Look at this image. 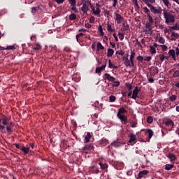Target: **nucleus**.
<instances>
[{
	"mask_svg": "<svg viewBox=\"0 0 179 179\" xmlns=\"http://www.w3.org/2000/svg\"><path fill=\"white\" fill-rule=\"evenodd\" d=\"M8 117L6 116H2L0 118V131H3L5 128L7 129V132L10 134L12 132V123L8 122Z\"/></svg>",
	"mask_w": 179,
	"mask_h": 179,
	"instance_id": "1",
	"label": "nucleus"
},
{
	"mask_svg": "<svg viewBox=\"0 0 179 179\" xmlns=\"http://www.w3.org/2000/svg\"><path fill=\"white\" fill-rule=\"evenodd\" d=\"M163 15L166 24H169V23H174V22H176V15L169 12V10L164 9Z\"/></svg>",
	"mask_w": 179,
	"mask_h": 179,
	"instance_id": "2",
	"label": "nucleus"
},
{
	"mask_svg": "<svg viewBox=\"0 0 179 179\" xmlns=\"http://www.w3.org/2000/svg\"><path fill=\"white\" fill-rule=\"evenodd\" d=\"M91 9L94 13V15H95V16H98V17H100V13H101V6L100 5V3H96V7L94 8V6L92 5H91Z\"/></svg>",
	"mask_w": 179,
	"mask_h": 179,
	"instance_id": "3",
	"label": "nucleus"
},
{
	"mask_svg": "<svg viewBox=\"0 0 179 179\" xmlns=\"http://www.w3.org/2000/svg\"><path fill=\"white\" fill-rule=\"evenodd\" d=\"M89 5L90 8H92V1L89 0H83V6L81 8V10L83 12V13H87L89 11Z\"/></svg>",
	"mask_w": 179,
	"mask_h": 179,
	"instance_id": "4",
	"label": "nucleus"
},
{
	"mask_svg": "<svg viewBox=\"0 0 179 179\" xmlns=\"http://www.w3.org/2000/svg\"><path fill=\"white\" fill-rule=\"evenodd\" d=\"M124 64L127 68L134 67V60H131L128 58V55L124 58Z\"/></svg>",
	"mask_w": 179,
	"mask_h": 179,
	"instance_id": "5",
	"label": "nucleus"
},
{
	"mask_svg": "<svg viewBox=\"0 0 179 179\" xmlns=\"http://www.w3.org/2000/svg\"><path fill=\"white\" fill-rule=\"evenodd\" d=\"M149 8L150 9L151 12L154 13V15H160L162 14V7H158V8H156V7L153 6H149Z\"/></svg>",
	"mask_w": 179,
	"mask_h": 179,
	"instance_id": "6",
	"label": "nucleus"
},
{
	"mask_svg": "<svg viewBox=\"0 0 179 179\" xmlns=\"http://www.w3.org/2000/svg\"><path fill=\"white\" fill-rule=\"evenodd\" d=\"M129 142H128V145H135V143H136V135L135 134H130L129 136Z\"/></svg>",
	"mask_w": 179,
	"mask_h": 179,
	"instance_id": "7",
	"label": "nucleus"
},
{
	"mask_svg": "<svg viewBox=\"0 0 179 179\" xmlns=\"http://www.w3.org/2000/svg\"><path fill=\"white\" fill-rule=\"evenodd\" d=\"M117 117V118H119V120H120L122 124H124V125H126V124H128V117L126 115H122Z\"/></svg>",
	"mask_w": 179,
	"mask_h": 179,
	"instance_id": "8",
	"label": "nucleus"
},
{
	"mask_svg": "<svg viewBox=\"0 0 179 179\" xmlns=\"http://www.w3.org/2000/svg\"><path fill=\"white\" fill-rule=\"evenodd\" d=\"M139 88H138V87H136L133 91L131 99H133L134 100H136V99H138V94H139Z\"/></svg>",
	"mask_w": 179,
	"mask_h": 179,
	"instance_id": "9",
	"label": "nucleus"
},
{
	"mask_svg": "<svg viewBox=\"0 0 179 179\" xmlns=\"http://www.w3.org/2000/svg\"><path fill=\"white\" fill-rule=\"evenodd\" d=\"M115 15L116 16L115 20L117 23V24H120L121 23H122V22H124V17H122V16H121V15L115 13Z\"/></svg>",
	"mask_w": 179,
	"mask_h": 179,
	"instance_id": "10",
	"label": "nucleus"
},
{
	"mask_svg": "<svg viewBox=\"0 0 179 179\" xmlns=\"http://www.w3.org/2000/svg\"><path fill=\"white\" fill-rule=\"evenodd\" d=\"M169 55L172 57V59H173V61H177V55L176 53V50L171 49L169 51Z\"/></svg>",
	"mask_w": 179,
	"mask_h": 179,
	"instance_id": "11",
	"label": "nucleus"
},
{
	"mask_svg": "<svg viewBox=\"0 0 179 179\" xmlns=\"http://www.w3.org/2000/svg\"><path fill=\"white\" fill-rule=\"evenodd\" d=\"M156 48H157V43H154L152 46H150V52L152 54H156Z\"/></svg>",
	"mask_w": 179,
	"mask_h": 179,
	"instance_id": "12",
	"label": "nucleus"
},
{
	"mask_svg": "<svg viewBox=\"0 0 179 179\" xmlns=\"http://www.w3.org/2000/svg\"><path fill=\"white\" fill-rule=\"evenodd\" d=\"M145 4L149 8L150 6H152L153 3H156V0H142Z\"/></svg>",
	"mask_w": 179,
	"mask_h": 179,
	"instance_id": "13",
	"label": "nucleus"
},
{
	"mask_svg": "<svg viewBox=\"0 0 179 179\" xmlns=\"http://www.w3.org/2000/svg\"><path fill=\"white\" fill-rule=\"evenodd\" d=\"M105 78L109 82H114V80H115V78L110 76L108 73H105Z\"/></svg>",
	"mask_w": 179,
	"mask_h": 179,
	"instance_id": "14",
	"label": "nucleus"
},
{
	"mask_svg": "<svg viewBox=\"0 0 179 179\" xmlns=\"http://www.w3.org/2000/svg\"><path fill=\"white\" fill-rule=\"evenodd\" d=\"M164 6L170 9L171 8V3H170V0H162Z\"/></svg>",
	"mask_w": 179,
	"mask_h": 179,
	"instance_id": "15",
	"label": "nucleus"
},
{
	"mask_svg": "<svg viewBox=\"0 0 179 179\" xmlns=\"http://www.w3.org/2000/svg\"><path fill=\"white\" fill-rule=\"evenodd\" d=\"M125 113H127V110H125V108H120L118 110V113L117 114V116H120V115H124V114H125Z\"/></svg>",
	"mask_w": 179,
	"mask_h": 179,
	"instance_id": "16",
	"label": "nucleus"
},
{
	"mask_svg": "<svg viewBox=\"0 0 179 179\" xmlns=\"http://www.w3.org/2000/svg\"><path fill=\"white\" fill-rule=\"evenodd\" d=\"M104 69H106V64H103V65L101 66L100 67H97L96 69V73H100L101 72V71H104Z\"/></svg>",
	"mask_w": 179,
	"mask_h": 179,
	"instance_id": "17",
	"label": "nucleus"
},
{
	"mask_svg": "<svg viewBox=\"0 0 179 179\" xmlns=\"http://www.w3.org/2000/svg\"><path fill=\"white\" fill-rule=\"evenodd\" d=\"M148 173H149V171H148V170H143V171H141L138 173L139 178H142V177H143V176H146V174H148Z\"/></svg>",
	"mask_w": 179,
	"mask_h": 179,
	"instance_id": "18",
	"label": "nucleus"
},
{
	"mask_svg": "<svg viewBox=\"0 0 179 179\" xmlns=\"http://www.w3.org/2000/svg\"><path fill=\"white\" fill-rule=\"evenodd\" d=\"M100 50H104V46H103L101 43L98 42L96 43V51H100Z\"/></svg>",
	"mask_w": 179,
	"mask_h": 179,
	"instance_id": "19",
	"label": "nucleus"
},
{
	"mask_svg": "<svg viewBox=\"0 0 179 179\" xmlns=\"http://www.w3.org/2000/svg\"><path fill=\"white\" fill-rule=\"evenodd\" d=\"M131 1L134 5V8L136 10H139L140 8H139V4L138 3V0H131Z\"/></svg>",
	"mask_w": 179,
	"mask_h": 179,
	"instance_id": "20",
	"label": "nucleus"
},
{
	"mask_svg": "<svg viewBox=\"0 0 179 179\" xmlns=\"http://www.w3.org/2000/svg\"><path fill=\"white\" fill-rule=\"evenodd\" d=\"M114 55V50L109 48L108 49L107 57H113Z\"/></svg>",
	"mask_w": 179,
	"mask_h": 179,
	"instance_id": "21",
	"label": "nucleus"
},
{
	"mask_svg": "<svg viewBox=\"0 0 179 179\" xmlns=\"http://www.w3.org/2000/svg\"><path fill=\"white\" fill-rule=\"evenodd\" d=\"M168 127H174V122L171 120H169L165 122Z\"/></svg>",
	"mask_w": 179,
	"mask_h": 179,
	"instance_id": "22",
	"label": "nucleus"
},
{
	"mask_svg": "<svg viewBox=\"0 0 179 179\" xmlns=\"http://www.w3.org/2000/svg\"><path fill=\"white\" fill-rule=\"evenodd\" d=\"M90 138H92V135L90 134V132H88V133L87 134V135L85 136V143H87V142H90Z\"/></svg>",
	"mask_w": 179,
	"mask_h": 179,
	"instance_id": "23",
	"label": "nucleus"
},
{
	"mask_svg": "<svg viewBox=\"0 0 179 179\" xmlns=\"http://www.w3.org/2000/svg\"><path fill=\"white\" fill-rule=\"evenodd\" d=\"M171 30H179V24L178 23H176L173 26L170 27Z\"/></svg>",
	"mask_w": 179,
	"mask_h": 179,
	"instance_id": "24",
	"label": "nucleus"
},
{
	"mask_svg": "<svg viewBox=\"0 0 179 179\" xmlns=\"http://www.w3.org/2000/svg\"><path fill=\"white\" fill-rule=\"evenodd\" d=\"M93 149V145L92 144L87 145L84 147V150L86 152V150H92Z\"/></svg>",
	"mask_w": 179,
	"mask_h": 179,
	"instance_id": "25",
	"label": "nucleus"
},
{
	"mask_svg": "<svg viewBox=\"0 0 179 179\" xmlns=\"http://www.w3.org/2000/svg\"><path fill=\"white\" fill-rule=\"evenodd\" d=\"M174 168V165L173 164H166L165 165V170H171V169H173Z\"/></svg>",
	"mask_w": 179,
	"mask_h": 179,
	"instance_id": "26",
	"label": "nucleus"
},
{
	"mask_svg": "<svg viewBox=\"0 0 179 179\" xmlns=\"http://www.w3.org/2000/svg\"><path fill=\"white\" fill-rule=\"evenodd\" d=\"M135 55H136L135 51L131 50V55H130L131 61H134V58H135Z\"/></svg>",
	"mask_w": 179,
	"mask_h": 179,
	"instance_id": "27",
	"label": "nucleus"
},
{
	"mask_svg": "<svg viewBox=\"0 0 179 179\" xmlns=\"http://www.w3.org/2000/svg\"><path fill=\"white\" fill-rule=\"evenodd\" d=\"M99 165L101 166V169H102V170H106V169H108V165H107V164L99 163Z\"/></svg>",
	"mask_w": 179,
	"mask_h": 179,
	"instance_id": "28",
	"label": "nucleus"
},
{
	"mask_svg": "<svg viewBox=\"0 0 179 179\" xmlns=\"http://www.w3.org/2000/svg\"><path fill=\"white\" fill-rule=\"evenodd\" d=\"M108 67L109 68H113V69H117V66H114L113 63H111V60H108Z\"/></svg>",
	"mask_w": 179,
	"mask_h": 179,
	"instance_id": "29",
	"label": "nucleus"
},
{
	"mask_svg": "<svg viewBox=\"0 0 179 179\" xmlns=\"http://www.w3.org/2000/svg\"><path fill=\"white\" fill-rule=\"evenodd\" d=\"M112 145L115 148H120V146H121V143L118 141H115L114 143H112Z\"/></svg>",
	"mask_w": 179,
	"mask_h": 179,
	"instance_id": "30",
	"label": "nucleus"
},
{
	"mask_svg": "<svg viewBox=\"0 0 179 179\" xmlns=\"http://www.w3.org/2000/svg\"><path fill=\"white\" fill-rule=\"evenodd\" d=\"M143 10H144L145 13H146V15H148V16L150 15V10H149V8H148L147 7H144Z\"/></svg>",
	"mask_w": 179,
	"mask_h": 179,
	"instance_id": "31",
	"label": "nucleus"
},
{
	"mask_svg": "<svg viewBox=\"0 0 179 179\" xmlns=\"http://www.w3.org/2000/svg\"><path fill=\"white\" fill-rule=\"evenodd\" d=\"M69 20H75L76 19V15L74 13H72L69 15Z\"/></svg>",
	"mask_w": 179,
	"mask_h": 179,
	"instance_id": "32",
	"label": "nucleus"
},
{
	"mask_svg": "<svg viewBox=\"0 0 179 179\" xmlns=\"http://www.w3.org/2000/svg\"><path fill=\"white\" fill-rule=\"evenodd\" d=\"M169 158L170 159L171 162H174V160H176V155L171 154L169 155Z\"/></svg>",
	"mask_w": 179,
	"mask_h": 179,
	"instance_id": "33",
	"label": "nucleus"
},
{
	"mask_svg": "<svg viewBox=\"0 0 179 179\" xmlns=\"http://www.w3.org/2000/svg\"><path fill=\"white\" fill-rule=\"evenodd\" d=\"M148 138L149 139H150L152 136H153V131H152V129H148Z\"/></svg>",
	"mask_w": 179,
	"mask_h": 179,
	"instance_id": "34",
	"label": "nucleus"
},
{
	"mask_svg": "<svg viewBox=\"0 0 179 179\" xmlns=\"http://www.w3.org/2000/svg\"><path fill=\"white\" fill-rule=\"evenodd\" d=\"M169 100H171V101H176V100H177V96L176 95H172L169 96Z\"/></svg>",
	"mask_w": 179,
	"mask_h": 179,
	"instance_id": "35",
	"label": "nucleus"
},
{
	"mask_svg": "<svg viewBox=\"0 0 179 179\" xmlns=\"http://www.w3.org/2000/svg\"><path fill=\"white\" fill-rule=\"evenodd\" d=\"M147 122H148V124H152V122H153V117L152 116H149L147 118Z\"/></svg>",
	"mask_w": 179,
	"mask_h": 179,
	"instance_id": "36",
	"label": "nucleus"
},
{
	"mask_svg": "<svg viewBox=\"0 0 179 179\" xmlns=\"http://www.w3.org/2000/svg\"><path fill=\"white\" fill-rule=\"evenodd\" d=\"M179 77V71L176 70L173 74V78H178Z\"/></svg>",
	"mask_w": 179,
	"mask_h": 179,
	"instance_id": "37",
	"label": "nucleus"
},
{
	"mask_svg": "<svg viewBox=\"0 0 179 179\" xmlns=\"http://www.w3.org/2000/svg\"><path fill=\"white\" fill-rule=\"evenodd\" d=\"M108 143V140L107 138H102L101 145H107Z\"/></svg>",
	"mask_w": 179,
	"mask_h": 179,
	"instance_id": "38",
	"label": "nucleus"
},
{
	"mask_svg": "<svg viewBox=\"0 0 179 179\" xmlns=\"http://www.w3.org/2000/svg\"><path fill=\"white\" fill-rule=\"evenodd\" d=\"M115 96L114 95H111L110 97H109V100L111 103H114V101H115Z\"/></svg>",
	"mask_w": 179,
	"mask_h": 179,
	"instance_id": "39",
	"label": "nucleus"
},
{
	"mask_svg": "<svg viewBox=\"0 0 179 179\" xmlns=\"http://www.w3.org/2000/svg\"><path fill=\"white\" fill-rule=\"evenodd\" d=\"M71 6H75L76 5V1L75 0H68Z\"/></svg>",
	"mask_w": 179,
	"mask_h": 179,
	"instance_id": "40",
	"label": "nucleus"
},
{
	"mask_svg": "<svg viewBox=\"0 0 179 179\" xmlns=\"http://www.w3.org/2000/svg\"><path fill=\"white\" fill-rule=\"evenodd\" d=\"M83 36H85V34H83V33H80V34H77L76 35L77 41H79V37H83Z\"/></svg>",
	"mask_w": 179,
	"mask_h": 179,
	"instance_id": "41",
	"label": "nucleus"
},
{
	"mask_svg": "<svg viewBox=\"0 0 179 179\" xmlns=\"http://www.w3.org/2000/svg\"><path fill=\"white\" fill-rule=\"evenodd\" d=\"M158 41L159 43H160V44H164V43H166V41L164 40V38H163V37H159Z\"/></svg>",
	"mask_w": 179,
	"mask_h": 179,
	"instance_id": "42",
	"label": "nucleus"
},
{
	"mask_svg": "<svg viewBox=\"0 0 179 179\" xmlns=\"http://www.w3.org/2000/svg\"><path fill=\"white\" fill-rule=\"evenodd\" d=\"M118 36H119L120 40L121 41L124 40V34H122V32H119Z\"/></svg>",
	"mask_w": 179,
	"mask_h": 179,
	"instance_id": "43",
	"label": "nucleus"
},
{
	"mask_svg": "<svg viewBox=\"0 0 179 179\" xmlns=\"http://www.w3.org/2000/svg\"><path fill=\"white\" fill-rule=\"evenodd\" d=\"M29 148H26V147H24L22 148V152H24V153H29Z\"/></svg>",
	"mask_w": 179,
	"mask_h": 179,
	"instance_id": "44",
	"label": "nucleus"
},
{
	"mask_svg": "<svg viewBox=\"0 0 179 179\" xmlns=\"http://www.w3.org/2000/svg\"><path fill=\"white\" fill-rule=\"evenodd\" d=\"M120 85V81H115L113 83V86L114 87H118V85Z\"/></svg>",
	"mask_w": 179,
	"mask_h": 179,
	"instance_id": "45",
	"label": "nucleus"
},
{
	"mask_svg": "<svg viewBox=\"0 0 179 179\" xmlns=\"http://www.w3.org/2000/svg\"><path fill=\"white\" fill-rule=\"evenodd\" d=\"M108 31H114V29L112 28V26L110 24H108Z\"/></svg>",
	"mask_w": 179,
	"mask_h": 179,
	"instance_id": "46",
	"label": "nucleus"
},
{
	"mask_svg": "<svg viewBox=\"0 0 179 179\" xmlns=\"http://www.w3.org/2000/svg\"><path fill=\"white\" fill-rule=\"evenodd\" d=\"M73 7L71 8V10L74 12V13H78V8L75 6H72Z\"/></svg>",
	"mask_w": 179,
	"mask_h": 179,
	"instance_id": "47",
	"label": "nucleus"
},
{
	"mask_svg": "<svg viewBox=\"0 0 179 179\" xmlns=\"http://www.w3.org/2000/svg\"><path fill=\"white\" fill-rule=\"evenodd\" d=\"M15 48H15V45H10V46H7L6 50H15Z\"/></svg>",
	"mask_w": 179,
	"mask_h": 179,
	"instance_id": "48",
	"label": "nucleus"
},
{
	"mask_svg": "<svg viewBox=\"0 0 179 179\" xmlns=\"http://www.w3.org/2000/svg\"><path fill=\"white\" fill-rule=\"evenodd\" d=\"M161 48H162V51H167V45H161Z\"/></svg>",
	"mask_w": 179,
	"mask_h": 179,
	"instance_id": "49",
	"label": "nucleus"
},
{
	"mask_svg": "<svg viewBox=\"0 0 179 179\" xmlns=\"http://www.w3.org/2000/svg\"><path fill=\"white\" fill-rule=\"evenodd\" d=\"M113 3V7L115 8L117 6V3H118V0H112Z\"/></svg>",
	"mask_w": 179,
	"mask_h": 179,
	"instance_id": "50",
	"label": "nucleus"
},
{
	"mask_svg": "<svg viewBox=\"0 0 179 179\" xmlns=\"http://www.w3.org/2000/svg\"><path fill=\"white\" fill-rule=\"evenodd\" d=\"M126 86L129 89V90H132V84L127 83L126 84Z\"/></svg>",
	"mask_w": 179,
	"mask_h": 179,
	"instance_id": "51",
	"label": "nucleus"
},
{
	"mask_svg": "<svg viewBox=\"0 0 179 179\" xmlns=\"http://www.w3.org/2000/svg\"><path fill=\"white\" fill-rule=\"evenodd\" d=\"M137 60H138L140 62H142L143 61V57L142 56L137 57Z\"/></svg>",
	"mask_w": 179,
	"mask_h": 179,
	"instance_id": "52",
	"label": "nucleus"
},
{
	"mask_svg": "<svg viewBox=\"0 0 179 179\" xmlns=\"http://www.w3.org/2000/svg\"><path fill=\"white\" fill-rule=\"evenodd\" d=\"M150 59H152L151 57H145L144 58V61H147V62H149V61H150Z\"/></svg>",
	"mask_w": 179,
	"mask_h": 179,
	"instance_id": "53",
	"label": "nucleus"
},
{
	"mask_svg": "<svg viewBox=\"0 0 179 179\" xmlns=\"http://www.w3.org/2000/svg\"><path fill=\"white\" fill-rule=\"evenodd\" d=\"M136 125H138V122H133L131 124V128H136Z\"/></svg>",
	"mask_w": 179,
	"mask_h": 179,
	"instance_id": "54",
	"label": "nucleus"
},
{
	"mask_svg": "<svg viewBox=\"0 0 179 179\" xmlns=\"http://www.w3.org/2000/svg\"><path fill=\"white\" fill-rule=\"evenodd\" d=\"M159 59L162 62L164 61V55H159Z\"/></svg>",
	"mask_w": 179,
	"mask_h": 179,
	"instance_id": "55",
	"label": "nucleus"
},
{
	"mask_svg": "<svg viewBox=\"0 0 179 179\" xmlns=\"http://www.w3.org/2000/svg\"><path fill=\"white\" fill-rule=\"evenodd\" d=\"M91 48H92L93 51H96V43H94L92 46Z\"/></svg>",
	"mask_w": 179,
	"mask_h": 179,
	"instance_id": "56",
	"label": "nucleus"
},
{
	"mask_svg": "<svg viewBox=\"0 0 179 179\" xmlns=\"http://www.w3.org/2000/svg\"><path fill=\"white\" fill-rule=\"evenodd\" d=\"M94 20H95L94 17L92 16L90 18V23H93L94 22Z\"/></svg>",
	"mask_w": 179,
	"mask_h": 179,
	"instance_id": "57",
	"label": "nucleus"
},
{
	"mask_svg": "<svg viewBox=\"0 0 179 179\" xmlns=\"http://www.w3.org/2000/svg\"><path fill=\"white\" fill-rule=\"evenodd\" d=\"M64 1L65 0H56V2L58 5H60V3H64Z\"/></svg>",
	"mask_w": 179,
	"mask_h": 179,
	"instance_id": "58",
	"label": "nucleus"
},
{
	"mask_svg": "<svg viewBox=\"0 0 179 179\" xmlns=\"http://www.w3.org/2000/svg\"><path fill=\"white\" fill-rule=\"evenodd\" d=\"M148 19H149L150 23H153V18L152 17V16L148 15Z\"/></svg>",
	"mask_w": 179,
	"mask_h": 179,
	"instance_id": "59",
	"label": "nucleus"
},
{
	"mask_svg": "<svg viewBox=\"0 0 179 179\" xmlns=\"http://www.w3.org/2000/svg\"><path fill=\"white\" fill-rule=\"evenodd\" d=\"M148 82H150V83H153L155 82V79H153V78H150L148 79Z\"/></svg>",
	"mask_w": 179,
	"mask_h": 179,
	"instance_id": "60",
	"label": "nucleus"
},
{
	"mask_svg": "<svg viewBox=\"0 0 179 179\" xmlns=\"http://www.w3.org/2000/svg\"><path fill=\"white\" fill-rule=\"evenodd\" d=\"M176 56L178 57V55H179V48H176Z\"/></svg>",
	"mask_w": 179,
	"mask_h": 179,
	"instance_id": "61",
	"label": "nucleus"
},
{
	"mask_svg": "<svg viewBox=\"0 0 179 179\" xmlns=\"http://www.w3.org/2000/svg\"><path fill=\"white\" fill-rule=\"evenodd\" d=\"M113 37H114L115 41H118V37L117 36L116 34H113Z\"/></svg>",
	"mask_w": 179,
	"mask_h": 179,
	"instance_id": "62",
	"label": "nucleus"
},
{
	"mask_svg": "<svg viewBox=\"0 0 179 179\" xmlns=\"http://www.w3.org/2000/svg\"><path fill=\"white\" fill-rule=\"evenodd\" d=\"M36 10H37V8H36V7H33V8H31V12H32V13H35Z\"/></svg>",
	"mask_w": 179,
	"mask_h": 179,
	"instance_id": "63",
	"label": "nucleus"
},
{
	"mask_svg": "<svg viewBox=\"0 0 179 179\" xmlns=\"http://www.w3.org/2000/svg\"><path fill=\"white\" fill-rule=\"evenodd\" d=\"M117 53L119 54V55H124V51H122V50H120Z\"/></svg>",
	"mask_w": 179,
	"mask_h": 179,
	"instance_id": "64",
	"label": "nucleus"
}]
</instances>
